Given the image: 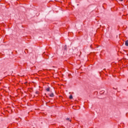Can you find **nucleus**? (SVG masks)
<instances>
[{"mask_svg": "<svg viewBox=\"0 0 128 128\" xmlns=\"http://www.w3.org/2000/svg\"><path fill=\"white\" fill-rule=\"evenodd\" d=\"M49 96L50 98H54V93H51Z\"/></svg>", "mask_w": 128, "mask_h": 128, "instance_id": "1", "label": "nucleus"}, {"mask_svg": "<svg viewBox=\"0 0 128 128\" xmlns=\"http://www.w3.org/2000/svg\"><path fill=\"white\" fill-rule=\"evenodd\" d=\"M125 44H126V46H128V40L126 41Z\"/></svg>", "mask_w": 128, "mask_h": 128, "instance_id": "2", "label": "nucleus"}, {"mask_svg": "<svg viewBox=\"0 0 128 128\" xmlns=\"http://www.w3.org/2000/svg\"><path fill=\"white\" fill-rule=\"evenodd\" d=\"M69 98L70 100H72V95H70V96H69Z\"/></svg>", "mask_w": 128, "mask_h": 128, "instance_id": "3", "label": "nucleus"}, {"mask_svg": "<svg viewBox=\"0 0 128 128\" xmlns=\"http://www.w3.org/2000/svg\"><path fill=\"white\" fill-rule=\"evenodd\" d=\"M46 90L47 92H50V88H46Z\"/></svg>", "mask_w": 128, "mask_h": 128, "instance_id": "4", "label": "nucleus"}, {"mask_svg": "<svg viewBox=\"0 0 128 128\" xmlns=\"http://www.w3.org/2000/svg\"><path fill=\"white\" fill-rule=\"evenodd\" d=\"M64 49L66 50V46H65L64 48Z\"/></svg>", "mask_w": 128, "mask_h": 128, "instance_id": "5", "label": "nucleus"}, {"mask_svg": "<svg viewBox=\"0 0 128 128\" xmlns=\"http://www.w3.org/2000/svg\"><path fill=\"white\" fill-rule=\"evenodd\" d=\"M66 120H70V118H66Z\"/></svg>", "mask_w": 128, "mask_h": 128, "instance_id": "6", "label": "nucleus"}, {"mask_svg": "<svg viewBox=\"0 0 128 128\" xmlns=\"http://www.w3.org/2000/svg\"><path fill=\"white\" fill-rule=\"evenodd\" d=\"M120 0V2H122V0Z\"/></svg>", "mask_w": 128, "mask_h": 128, "instance_id": "7", "label": "nucleus"}]
</instances>
